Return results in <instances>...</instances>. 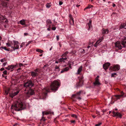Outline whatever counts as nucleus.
Here are the masks:
<instances>
[{"instance_id":"nucleus-1","label":"nucleus","mask_w":126,"mask_h":126,"mask_svg":"<svg viewBox=\"0 0 126 126\" xmlns=\"http://www.w3.org/2000/svg\"><path fill=\"white\" fill-rule=\"evenodd\" d=\"M25 108L22 102L19 103L17 102L15 104H13L12 106L11 109H14L16 111H18L21 110Z\"/></svg>"},{"instance_id":"nucleus-2","label":"nucleus","mask_w":126,"mask_h":126,"mask_svg":"<svg viewBox=\"0 0 126 126\" xmlns=\"http://www.w3.org/2000/svg\"><path fill=\"white\" fill-rule=\"evenodd\" d=\"M60 85V83L59 82L56 80H54L51 83L50 85L51 90L53 91L57 90Z\"/></svg>"},{"instance_id":"nucleus-3","label":"nucleus","mask_w":126,"mask_h":126,"mask_svg":"<svg viewBox=\"0 0 126 126\" xmlns=\"http://www.w3.org/2000/svg\"><path fill=\"white\" fill-rule=\"evenodd\" d=\"M13 42L14 44V47L12 46L13 44L12 42L7 43L6 44V45L8 47H11V48H12L14 50H15L16 49H18L19 47V46L18 45V42L14 40L13 41Z\"/></svg>"},{"instance_id":"nucleus-4","label":"nucleus","mask_w":126,"mask_h":126,"mask_svg":"<svg viewBox=\"0 0 126 126\" xmlns=\"http://www.w3.org/2000/svg\"><path fill=\"white\" fill-rule=\"evenodd\" d=\"M33 85L32 81L30 80L25 83L24 84V86L26 88H29V89H30L33 86Z\"/></svg>"},{"instance_id":"nucleus-5","label":"nucleus","mask_w":126,"mask_h":126,"mask_svg":"<svg viewBox=\"0 0 126 126\" xmlns=\"http://www.w3.org/2000/svg\"><path fill=\"white\" fill-rule=\"evenodd\" d=\"M83 92L82 90H80L79 92H77L75 94L72 95V97H75L79 100H81V98L80 96L81 93Z\"/></svg>"},{"instance_id":"nucleus-6","label":"nucleus","mask_w":126,"mask_h":126,"mask_svg":"<svg viewBox=\"0 0 126 126\" xmlns=\"http://www.w3.org/2000/svg\"><path fill=\"white\" fill-rule=\"evenodd\" d=\"M120 68V66L118 64L113 65V66H111L110 68V70L112 71H117Z\"/></svg>"},{"instance_id":"nucleus-7","label":"nucleus","mask_w":126,"mask_h":126,"mask_svg":"<svg viewBox=\"0 0 126 126\" xmlns=\"http://www.w3.org/2000/svg\"><path fill=\"white\" fill-rule=\"evenodd\" d=\"M99 76H97L95 78V81L93 83V84L94 86L99 85L101 84L99 82Z\"/></svg>"},{"instance_id":"nucleus-8","label":"nucleus","mask_w":126,"mask_h":126,"mask_svg":"<svg viewBox=\"0 0 126 126\" xmlns=\"http://www.w3.org/2000/svg\"><path fill=\"white\" fill-rule=\"evenodd\" d=\"M34 91L31 88L29 89L28 92L26 93L28 97H30V96L29 95H32L34 94Z\"/></svg>"},{"instance_id":"nucleus-9","label":"nucleus","mask_w":126,"mask_h":126,"mask_svg":"<svg viewBox=\"0 0 126 126\" xmlns=\"http://www.w3.org/2000/svg\"><path fill=\"white\" fill-rule=\"evenodd\" d=\"M18 66V64H16V65H12L8 66L7 67H6L5 69L8 70H11L13 68H16V66Z\"/></svg>"},{"instance_id":"nucleus-10","label":"nucleus","mask_w":126,"mask_h":126,"mask_svg":"<svg viewBox=\"0 0 126 126\" xmlns=\"http://www.w3.org/2000/svg\"><path fill=\"white\" fill-rule=\"evenodd\" d=\"M12 92V93H10L9 94L10 96V97L13 98V97L16 95L19 92V91H16L15 92Z\"/></svg>"},{"instance_id":"nucleus-11","label":"nucleus","mask_w":126,"mask_h":126,"mask_svg":"<svg viewBox=\"0 0 126 126\" xmlns=\"http://www.w3.org/2000/svg\"><path fill=\"white\" fill-rule=\"evenodd\" d=\"M112 113L114 116H117L118 117H119L120 118L122 117V115L119 113L118 112L115 113L114 111H113L112 112Z\"/></svg>"},{"instance_id":"nucleus-12","label":"nucleus","mask_w":126,"mask_h":126,"mask_svg":"<svg viewBox=\"0 0 126 126\" xmlns=\"http://www.w3.org/2000/svg\"><path fill=\"white\" fill-rule=\"evenodd\" d=\"M115 47L119 49H122V47L120 45V42L119 41H118L115 43Z\"/></svg>"},{"instance_id":"nucleus-13","label":"nucleus","mask_w":126,"mask_h":126,"mask_svg":"<svg viewBox=\"0 0 126 126\" xmlns=\"http://www.w3.org/2000/svg\"><path fill=\"white\" fill-rule=\"evenodd\" d=\"M110 63H106L104 64L103 65V67L104 69L106 70L108 68V67L110 65Z\"/></svg>"},{"instance_id":"nucleus-14","label":"nucleus","mask_w":126,"mask_h":126,"mask_svg":"<svg viewBox=\"0 0 126 126\" xmlns=\"http://www.w3.org/2000/svg\"><path fill=\"white\" fill-rule=\"evenodd\" d=\"M38 71L37 69H36L35 70L34 72H31V76L33 77H35L38 75L37 72Z\"/></svg>"},{"instance_id":"nucleus-15","label":"nucleus","mask_w":126,"mask_h":126,"mask_svg":"<svg viewBox=\"0 0 126 126\" xmlns=\"http://www.w3.org/2000/svg\"><path fill=\"white\" fill-rule=\"evenodd\" d=\"M102 33L104 34H107L108 33L109 30L108 29H105L103 28L102 29Z\"/></svg>"},{"instance_id":"nucleus-16","label":"nucleus","mask_w":126,"mask_h":126,"mask_svg":"<svg viewBox=\"0 0 126 126\" xmlns=\"http://www.w3.org/2000/svg\"><path fill=\"white\" fill-rule=\"evenodd\" d=\"M4 16L0 14V20H2L3 21L6 19Z\"/></svg>"},{"instance_id":"nucleus-17","label":"nucleus","mask_w":126,"mask_h":126,"mask_svg":"<svg viewBox=\"0 0 126 126\" xmlns=\"http://www.w3.org/2000/svg\"><path fill=\"white\" fill-rule=\"evenodd\" d=\"M83 84V83L81 80H80L79 82L77 84V87L81 86Z\"/></svg>"},{"instance_id":"nucleus-18","label":"nucleus","mask_w":126,"mask_h":126,"mask_svg":"<svg viewBox=\"0 0 126 126\" xmlns=\"http://www.w3.org/2000/svg\"><path fill=\"white\" fill-rule=\"evenodd\" d=\"M122 28H126V24L124 23L122 24L120 26V29H122Z\"/></svg>"},{"instance_id":"nucleus-19","label":"nucleus","mask_w":126,"mask_h":126,"mask_svg":"<svg viewBox=\"0 0 126 126\" xmlns=\"http://www.w3.org/2000/svg\"><path fill=\"white\" fill-rule=\"evenodd\" d=\"M67 59V58H61L58 60V61L59 62H62L63 61V62H64V60H66Z\"/></svg>"},{"instance_id":"nucleus-20","label":"nucleus","mask_w":126,"mask_h":126,"mask_svg":"<svg viewBox=\"0 0 126 126\" xmlns=\"http://www.w3.org/2000/svg\"><path fill=\"white\" fill-rule=\"evenodd\" d=\"M20 23L22 25H24L25 24V20L23 19L20 20L19 21Z\"/></svg>"},{"instance_id":"nucleus-21","label":"nucleus","mask_w":126,"mask_h":126,"mask_svg":"<svg viewBox=\"0 0 126 126\" xmlns=\"http://www.w3.org/2000/svg\"><path fill=\"white\" fill-rule=\"evenodd\" d=\"M126 44V39H124L122 41V44L123 46L124 47H125V44Z\"/></svg>"},{"instance_id":"nucleus-22","label":"nucleus","mask_w":126,"mask_h":126,"mask_svg":"<svg viewBox=\"0 0 126 126\" xmlns=\"http://www.w3.org/2000/svg\"><path fill=\"white\" fill-rule=\"evenodd\" d=\"M69 69V68L68 67H67L63 69L61 72V73H62L65 71H68Z\"/></svg>"},{"instance_id":"nucleus-23","label":"nucleus","mask_w":126,"mask_h":126,"mask_svg":"<svg viewBox=\"0 0 126 126\" xmlns=\"http://www.w3.org/2000/svg\"><path fill=\"white\" fill-rule=\"evenodd\" d=\"M43 92L45 94H47V92H49V90H48L46 88H45L43 90Z\"/></svg>"},{"instance_id":"nucleus-24","label":"nucleus","mask_w":126,"mask_h":126,"mask_svg":"<svg viewBox=\"0 0 126 126\" xmlns=\"http://www.w3.org/2000/svg\"><path fill=\"white\" fill-rule=\"evenodd\" d=\"M82 66H80V67L78 69V71L77 74H79L81 72L82 69Z\"/></svg>"},{"instance_id":"nucleus-25","label":"nucleus","mask_w":126,"mask_h":126,"mask_svg":"<svg viewBox=\"0 0 126 126\" xmlns=\"http://www.w3.org/2000/svg\"><path fill=\"white\" fill-rule=\"evenodd\" d=\"M92 21L90 20L89 21V23H88V25L89 27L88 30H89L90 28L92 27Z\"/></svg>"},{"instance_id":"nucleus-26","label":"nucleus","mask_w":126,"mask_h":126,"mask_svg":"<svg viewBox=\"0 0 126 126\" xmlns=\"http://www.w3.org/2000/svg\"><path fill=\"white\" fill-rule=\"evenodd\" d=\"M51 112L50 111H46L44 112H43V116L44 114L47 115L51 114Z\"/></svg>"},{"instance_id":"nucleus-27","label":"nucleus","mask_w":126,"mask_h":126,"mask_svg":"<svg viewBox=\"0 0 126 126\" xmlns=\"http://www.w3.org/2000/svg\"><path fill=\"white\" fill-rule=\"evenodd\" d=\"M7 2H3L1 4L4 7H7Z\"/></svg>"},{"instance_id":"nucleus-28","label":"nucleus","mask_w":126,"mask_h":126,"mask_svg":"<svg viewBox=\"0 0 126 126\" xmlns=\"http://www.w3.org/2000/svg\"><path fill=\"white\" fill-rule=\"evenodd\" d=\"M69 52L67 51L65 52L64 54H63L62 56L63 57H65L67 55L68 53Z\"/></svg>"},{"instance_id":"nucleus-29","label":"nucleus","mask_w":126,"mask_h":126,"mask_svg":"<svg viewBox=\"0 0 126 126\" xmlns=\"http://www.w3.org/2000/svg\"><path fill=\"white\" fill-rule=\"evenodd\" d=\"M10 88H7L5 91V93L6 94H8L10 91Z\"/></svg>"},{"instance_id":"nucleus-30","label":"nucleus","mask_w":126,"mask_h":126,"mask_svg":"<svg viewBox=\"0 0 126 126\" xmlns=\"http://www.w3.org/2000/svg\"><path fill=\"white\" fill-rule=\"evenodd\" d=\"M36 51L37 52H39L40 53H42L44 52L43 50L40 49H37Z\"/></svg>"},{"instance_id":"nucleus-31","label":"nucleus","mask_w":126,"mask_h":126,"mask_svg":"<svg viewBox=\"0 0 126 126\" xmlns=\"http://www.w3.org/2000/svg\"><path fill=\"white\" fill-rule=\"evenodd\" d=\"M0 48H2L3 49H4L6 50L7 51H9V50L8 49H7L6 48V47H0Z\"/></svg>"},{"instance_id":"nucleus-32","label":"nucleus","mask_w":126,"mask_h":126,"mask_svg":"<svg viewBox=\"0 0 126 126\" xmlns=\"http://www.w3.org/2000/svg\"><path fill=\"white\" fill-rule=\"evenodd\" d=\"M93 6L92 5H89L88 6L85 8L84 9V10H85V9H89L93 7Z\"/></svg>"},{"instance_id":"nucleus-33","label":"nucleus","mask_w":126,"mask_h":126,"mask_svg":"<svg viewBox=\"0 0 126 126\" xmlns=\"http://www.w3.org/2000/svg\"><path fill=\"white\" fill-rule=\"evenodd\" d=\"M123 96V94L117 95L115 96L116 97H117V99H119V98Z\"/></svg>"},{"instance_id":"nucleus-34","label":"nucleus","mask_w":126,"mask_h":126,"mask_svg":"<svg viewBox=\"0 0 126 126\" xmlns=\"http://www.w3.org/2000/svg\"><path fill=\"white\" fill-rule=\"evenodd\" d=\"M69 17L70 18V19H72V22H73V17H72V15L71 14H70L69 15Z\"/></svg>"},{"instance_id":"nucleus-35","label":"nucleus","mask_w":126,"mask_h":126,"mask_svg":"<svg viewBox=\"0 0 126 126\" xmlns=\"http://www.w3.org/2000/svg\"><path fill=\"white\" fill-rule=\"evenodd\" d=\"M55 69L56 70L57 69L58 70L57 71H59L60 70L59 67L57 65L56 66Z\"/></svg>"},{"instance_id":"nucleus-36","label":"nucleus","mask_w":126,"mask_h":126,"mask_svg":"<svg viewBox=\"0 0 126 126\" xmlns=\"http://www.w3.org/2000/svg\"><path fill=\"white\" fill-rule=\"evenodd\" d=\"M69 23L71 25H73L74 24V20H73V22H72V19H70L69 20Z\"/></svg>"},{"instance_id":"nucleus-37","label":"nucleus","mask_w":126,"mask_h":126,"mask_svg":"<svg viewBox=\"0 0 126 126\" xmlns=\"http://www.w3.org/2000/svg\"><path fill=\"white\" fill-rule=\"evenodd\" d=\"M98 42H99V41H97V42H96L95 44L94 45V47H97V45H98V44H98Z\"/></svg>"},{"instance_id":"nucleus-38","label":"nucleus","mask_w":126,"mask_h":126,"mask_svg":"<svg viewBox=\"0 0 126 126\" xmlns=\"http://www.w3.org/2000/svg\"><path fill=\"white\" fill-rule=\"evenodd\" d=\"M6 61V59L5 58H4L3 59H2L0 60V61L2 62H5Z\"/></svg>"},{"instance_id":"nucleus-39","label":"nucleus","mask_w":126,"mask_h":126,"mask_svg":"<svg viewBox=\"0 0 126 126\" xmlns=\"http://www.w3.org/2000/svg\"><path fill=\"white\" fill-rule=\"evenodd\" d=\"M46 6L47 7L49 8L51 6L49 3H47L46 4Z\"/></svg>"},{"instance_id":"nucleus-40","label":"nucleus","mask_w":126,"mask_h":126,"mask_svg":"<svg viewBox=\"0 0 126 126\" xmlns=\"http://www.w3.org/2000/svg\"><path fill=\"white\" fill-rule=\"evenodd\" d=\"M71 116L72 117H75L76 118H77V116L75 114H72L71 115Z\"/></svg>"},{"instance_id":"nucleus-41","label":"nucleus","mask_w":126,"mask_h":126,"mask_svg":"<svg viewBox=\"0 0 126 126\" xmlns=\"http://www.w3.org/2000/svg\"><path fill=\"white\" fill-rule=\"evenodd\" d=\"M76 52V50H74L73 51H72L71 52V53L72 54H75Z\"/></svg>"},{"instance_id":"nucleus-42","label":"nucleus","mask_w":126,"mask_h":126,"mask_svg":"<svg viewBox=\"0 0 126 126\" xmlns=\"http://www.w3.org/2000/svg\"><path fill=\"white\" fill-rule=\"evenodd\" d=\"M47 22L48 24H51V21L50 20H48L47 21Z\"/></svg>"},{"instance_id":"nucleus-43","label":"nucleus","mask_w":126,"mask_h":126,"mask_svg":"<svg viewBox=\"0 0 126 126\" xmlns=\"http://www.w3.org/2000/svg\"><path fill=\"white\" fill-rule=\"evenodd\" d=\"M3 73L5 75H7V71L6 70H5L3 72Z\"/></svg>"},{"instance_id":"nucleus-44","label":"nucleus","mask_w":126,"mask_h":126,"mask_svg":"<svg viewBox=\"0 0 126 126\" xmlns=\"http://www.w3.org/2000/svg\"><path fill=\"white\" fill-rule=\"evenodd\" d=\"M116 75V73H114L111 74V77H114V75Z\"/></svg>"},{"instance_id":"nucleus-45","label":"nucleus","mask_w":126,"mask_h":126,"mask_svg":"<svg viewBox=\"0 0 126 126\" xmlns=\"http://www.w3.org/2000/svg\"><path fill=\"white\" fill-rule=\"evenodd\" d=\"M100 38L101 39V41L98 42V44H99V43H100V42H101V41L103 40V37H101V38Z\"/></svg>"},{"instance_id":"nucleus-46","label":"nucleus","mask_w":126,"mask_h":126,"mask_svg":"<svg viewBox=\"0 0 126 126\" xmlns=\"http://www.w3.org/2000/svg\"><path fill=\"white\" fill-rule=\"evenodd\" d=\"M81 53H85V50L84 49H82L81 51Z\"/></svg>"},{"instance_id":"nucleus-47","label":"nucleus","mask_w":126,"mask_h":126,"mask_svg":"<svg viewBox=\"0 0 126 126\" xmlns=\"http://www.w3.org/2000/svg\"><path fill=\"white\" fill-rule=\"evenodd\" d=\"M101 124V123L98 124H97L95 125V126H100Z\"/></svg>"},{"instance_id":"nucleus-48","label":"nucleus","mask_w":126,"mask_h":126,"mask_svg":"<svg viewBox=\"0 0 126 126\" xmlns=\"http://www.w3.org/2000/svg\"><path fill=\"white\" fill-rule=\"evenodd\" d=\"M41 120H43V121H45V117H42V118Z\"/></svg>"},{"instance_id":"nucleus-49","label":"nucleus","mask_w":126,"mask_h":126,"mask_svg":"<svg viewBox=\"0 0 126 126\" xmlns=\"http://www.w3.org/2000/svg\"><path fill=\"white\" fill-rule=\"evenodd\" d=\"M48 64L46 65H44V66L43 67V68H45V67H48Z\"/></svg>"},{"instance_id":"nucleus-50","label":"nucleus","mask_w":126,"mask_h":126,"mask_svg":"<svg viewBox=\"0 0 126 126\" xmlns=\"http://www.w3.org/2000/svg\"><path fill=\"white\" fill-rule=\"evenodd\" d=\"M57 39V41H58L59 39V36L58 35L56 36Z\"/></svg>"},{"instance_id":"nucleus-51","label":"nucleus","mask_w":126,"mask_h":126,"mask_svg":"<svg viewBox=\"0 0 126 126\" xmlns=\"http://www.w3.org/2000/svg\"><path fill=\"white\" fill-rule=\"evenodd\" d=\"M71 123H74L75 122V120H71L70 121Z\"/></svg>"},{"instance_id":"nucleus-52","label":"nucleus","mask_w":126,"mask_h":126,"mask_svg":"<svg viewBox=\"0 0 126 126\" xmlns=\"http://www.w3.org/2000/svg\"><path fill=\"white\" fill-rule=\"evenodd\" d=\"M63 3V2L61 1H60L59 2V4L60 5H62Z\"/></svg>"},{"instance_id":"nucleus-53","label":"nucleus","mask_w":126,"mask_h":126,"mask_svg":"<svg viewBox=\"0 0 126 126\" xmlns=\"http://www.w3.org/2000/svg\"><path fill=\"white\" fill-rule=\"evenodd\" d=\"M52 29L53 30H55L56 28L55 27H52Z\"/></svg>"},{"instance_id":"nucleus-54","label":"nucleus","mask_w":126,"mask_h":126,"mask_svg":"<svg viewBox=\"0 0 126 126\" xmlns=\"http://www.w3.org/2000/svg\"><path fill=\"white\" fill-rule=\"evenodd\" d=\"M7 62H5L3 63V66H5L7 64Z\"/></svg>"},{"instance_id":"nucleus-55","label":"nucleus","mask_w":126,"mask_h":126,"mask_svg":"<svg viewBox=\"0 0 126 126\" xmlns=\"http://www.w3.org/2000/svg\"><path fill=\"white\" fill-rule=\"evenodd\" d=\"M23 65V64H22L21 63H19V66L20 67H21V66H22Z\"/></svg>"},{"instance_id":"nucleus-56","label":"nucleus","mask_w":126,"mask_h":126,"mask_svg":"<svg viewBox=\"0 0 126 126\" xmlns=\"http://www.w3.org/2000/svg\"><path fill=\"white\" fill-rule=\"evenodd\" d=\"M93 46V45L92 44V45H91V46H89L87 47L88 48H89L91 46Z\"/></svg>"},{"instance_id":"nucleus-57","label":"nucleus","mask_w":126,"mask_h":126,"mask_svg":"<svg viewBox=\"0 0 126 126\" xmlns=\"http://www.w3.org/2000/svg\"><path fill=\"white\" fill-rule=\"evenodd\" d=\"M4 70V68H1L0 69V70L1 71H2Z\"/></svg>"},{"instance_id":"nucleus-58","label":"nucleus","mask_w":126,"mask_h":126,"mask_svg":"<svg viewBox=\"0 0 126 126\" xmlns=\"http://www.w3.org/2000/svg\"><path fill=\"white\" fill-rule=\"evenodd\" d=\"M24 34V35L25 36L28 35V33H25Z\"/></svg>"},{"instance_id":"nucleus-59","label":"nucleus","mask_w":126,"mask_h":126,"mask_svg":"<svg viewBox=\"0 0 126 126\" xmlns=\"http://www.w3.org/2000/svg\"><path fill=\"white\" fill-rule=\"evenodd\" d=\"M92 116L94 118H95L96 117V116L94 115H92Z\"/></svg>"},{"instance_id":"nucleus-60","label":"nucleus","mask_w":126,"mask_h":126,"mask_svg":"<svg viewBox=\"0 0 126 126\" xmlns=\"http://www.w3.org/2000/svg\"><path fill=\"white\" fill-rule=\"evenodd\" d=\"M32 42V41H30L28 42L27 43L28 44H30V43H31Z\"/></svg>"},{"instance_id":"nucleus-61","label":"nucleus","mask_w":126,"mask_h":126,"mask_svg":"<svg viewBox=\"0 0 126 126\" xmlns=\"http://www.w3.org/2000/svg\"><path fill=\"white\" fill-rule=\"evenodd\" d=\"M116 6V5L115 4H113L112 5V6L113 7H115V6Z\"/></svg>"},{"instance_id":"nucleus-62","label":"nucleus","mask_w":126,"mask_h":126,"mask_svg":"<svg viewBox=\"0 0 126 126\" xmlns=\"http://www.w3.org/2000/svg\"><path fill=\"white\" fill-rule=\"evenodd\" d=\"M121 94H123V95L124 93H123V91H122L121 92Z\"/></svg>"},{"instance_id":"nucleus-63","label":"nucleus","mask_w":126,"mask_h":126,"mask_svg":"<svg viewBox=\"0 0 126 126\" xmlns=\"http://www.w3.org/2000/svg\"><path fill=\"white\" fill-rule=\"evenodd\" d=\"M80 6V5H79L77 4L76 5V6L78 7H79Z\"/></svg>"},{"instance_id":"nucleus-64","label":"nucleus","mask_w":126,"mask_h":126,"mask_svg":"<svg viewBox=\"0 0 126 126\" xmlns=\"http://www.w3.org/2000/svg\"><path fill=\"white\" fill-rule=\"evenodd\" d=\"M69 66L71 68V64H69Z\"/></svg>"}]
</instances>
